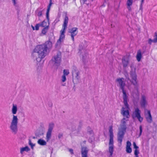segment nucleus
<instances>
[{"label": "nucleus", "instance_id": "nucleus-18", "mask_svg": "<svg viewBox=\"0 0 157 157\" xmlns=\"http://www.w3.org/2000/svg\"><path fill=\"white\" fill-rule=\"evenodd\" d=\"M52 3V0H50V3L48 6L47 11L46 13V18L48 21L49 20V12L50 9L51 7Z\"/></svg>", "mask_w": 157, "mask_h": 157}, {"label": "nucleus", "instance_id": "nucleus-13", "mask_svg": "<svg viewBox=\"0 0 157 157\" xmlns=\"http://www.w3.org/2000/svg\"><path fill=\"white\" fill-rule=\"evenodd\" d=\"M130 55H126L122 59V63L124 67H126L129 63Z\"/></svg>", "mask_w": 157, "mask_h": 157}, {"label": "nucleus", "instance_id": "nucleus-33", "mask_svg": "<svg viewBox=\"0 0 157 157\" xmlns=\"http://www.w3.org/2000/svg\"><path fill=\"white\" fill-rule=\"evenodd\" d=\"M29 145L31 146V147L32 149L33 148V147L35 145V144H33V143H32L31 140L30 139H29Z\"/></svg>", "mask_w": 157, "mask_h": 157}, {"label": "nucleus", "instance_id": "nucleus-9", "mask_svg": "<svg viewBox=\"0 0 157 157\" xmlns=\"http://www.w3.org/2000/svg\"><path fill=\"white\" fill-rule=\"evenodd\" d=\"M54 124L51 123L49 124L48 130L46 133V139L48 141L51 137L52 132L54 126Z\"/></svg>", "mask_w": 157, "mask_h": 157}, {"label": "nucleus", "instance_id": "nucleus-49", "mask_svg": "<svg viewBox=\"0 0 157 157\" xmlns=\"http://www.w3.org/2000/svg\"><path fill=\"white\" fill-rule=\"evenodd\" d=\"M83 0L84 1V2H85L86 1H87V0Z\"/></svg>", "mask_w": 157, "mask_h": 157}, {"label": "nucleus", "instance_id": "nucleus-23", "mask_svg": "<svg viewBox=\"0 0 157 157\" xmlns=\"http://www.w3.org/2000/svg\"><path fill=\"white\" fill-rule=\"evenodd\" d=\"M133 0H127V6L128 9L129 10H131L130 6H132V4Z\"/></svg>", "mask_w": 157, "mask_h": 157}, {"label": "nucleus", "instance_id": "nucleus-15", "mask_svg": "<svg viewBox=\"0 0 157 157\" xmlns=\"http://www.w3.org/2000/svg\"><path fill=\"white\" fill-rule=\"evenodd\" d=\"M89 150L86 147H82L81 153L82 157H87Z\"/></svg>", "mask_w": 157, "mask_h": 157}, {"label": "nucleus", "instance_id": "nucleus-24", "mask_svg": "<svg viewBox=\"0 0 157 157\" xmlns=\"http://www.w3.org/2000/svg\"><path fill=\"white\" fill-rule=\"evenodd\" d=\"M30 150V148L28 146H26L25 147H22L20 148V153L22 154L23 152L24 151H28Z\"/></svg>", "mask_w": 157, "mask_h": 157}, {"label": "nucleus", "instance_id": "nucleus-43", "mask_svg": "<svg viewBox=\"0 0 157 157\" xmlns=\"http://www.w3.org/2000/svg\"><path fill=\"white\" fill-rule=\"evenodd\" d=\"M69 151L71 153V154H73V150L72 149H68Z\"/></svg>", "mask_w": 157, "mask_h": 157}, {"label": "nucleus", "instance_id": "nucleus-22", "mask_svg": "<svg viewBox=\"0 0 157 157\" xmlns=\"http://www.w3.org/2000/svg\"><path fill=\"white\" fill-rule=\"evenodd\" d=\"M136 58L138 61L139 62L140 61L142 58L141 52L140 50L138 51L136 56Z\"/></svg>", "mask_w": 157, "mask_h": 157}, {"label": "nucleus", "instance_id": "nucleus-30", "mask_svg": "<svg viewBox=\"0 0 157 157\" xmlns=\"http://www.w3.org/2000/svg\"><path fill=\"white\" fill-rule=\"evenodd\" d=\"M63 75H65V76H66L68 75L69 73V72L68 70L64 69L63 70Z\"/></svg>", "mask_w": 157, "mask_h": 157}, {"label": "nucleus", "instance_id": "nucleus-52", "mask_svg": "<svg viewBox=\"0 0 157 157\" xmlns=\"http://www.w3.org/2000/svg\"><path fill=\"white\" fill-rule=\"evenodd\" d=\"M33 138L34 139L35 138V137H33Z\"/></svg>", "mask_w": 157, "mask_h": 157}, {"label": "nucleus", "instance_id": "nucleus-40", "mask_svg": "<svg viewBox=\"0 0 157 157\" xmlns=\"http://www.w3.org/2000/svg\"><path fill=\"white\" fill-rule=\"evenodd\" d=\"M139 154V152L137 149H135L134 151V154L135 155H138Z\"/></svg>", "mask_w": 157, "mask_h": 157}, {"label": "nucleus", "instance_id": "nucleus-21", "mask_svg": "<svg viewBox=\"0 0 157 157\" xmlns=\"http://www.w3.org/2000/svg\"><path fill=\"white\" fill-rule=\"evenodd\" d=\"M17 111V105L13 104L11 110V112L13 115H15L16 114Z\"/></svg>", "mask_w": 157, "mask_h": 157}, {"label": "nucleus", "instance_id": "nucleus-26", "mask_svg": "<svg viewBox=\"0 0 157 157\" xmlns=\"http://www.w3.org/2000/svg\"><path fill=\"white\" fill-rule=\"evenodd\" d=\"M77 29L78 28L76 27L73 28L70 30L69 32L70 33H78Z\"/></svg>", "mask_w": 157, "mask_h": 157}, {"label": "nucleus", "instance_id": "nucleus-16", "mask_svg": "<svg viewBox=\"0 0 157 157\" xmlns=\"http://www.w3.org/2000/svg\"><path fill=\"white\" fill-rule=\"evenodd\" d=\"M68 17L67 16H66L65 17L63 23V29L60 31H62V32L63 31V32H65V29L67 28V24L68 23Z\"/></svg>", "mask_w": 157, "mask_h": 157}, {"label": "nucleus", "instance_id": "nucleus-41", "mask_svg": "<svg viewBox=\"0 0 157 157\" xmlns=\"http://www.w3.org/2000/svg\"><path fill=\"white\" fill-rule=\"evenodd\" d=\"M42 11H40L38 12L37 15L39 17H40L42 16Z\"/></svg>", "mask_w": 157, "mask_h": 157}, {"label": "nucleus", "instance_id": "nucleus-45", "mask_svg": "<svg viewBox=\"0 0 157 157\" xmlns=\"http://www.w3.org/2000/svg\"><path fill=\"white\" fill-rule=\"evenodd\" d=\"M13 2V5L14 6H16L17 3L16 2V0H12Z\"/></svg>", "mask_w": 157, "mask_h": 157}, {"label": "nucleus", "instance_id": "nucleus-38", "mask_svg": "<svg viewBox=\"0 0 157 157\" xmlns=\"http://www.w3.org/2000/svg\"><path fill=\"white\" fill-rule=\"evenodd\" d=\"M131 145V143L129 141L127 142V144L126 147H130Z\"/></svg>", "mask_w": 157, "mask_h": 157}, {"label": "nucleus", "instance_id": "nucleus-51", "mask_svg": "<svg viewBox=\"0 0 157 157\" xmlns=\"http://www.w3.org/2000/svg\"><path fill=\"white\" fill-rule=\"evenodd\" d=\"M156 51L157 52V48H156Z\"/></svg>", "mask_w": 157, "mask_h": 157}, {"label": "nucleus", "instance_id": "nucleus-6", "mask_svg": "<svg viewBox=\"0 0 157 157\" xmlns=\"http://www.w3.org/2000/svg\"><path fill=\"white\" fill-rule=\"evenodd\" d=\"M72 75L74 83L75 84L78 83L80 78V73L77 68L74 66H73L72 67Z\"/></svg>", "mask_w": 157, "mask_h": 157}, {"label": "nucleus", "instance_id": "nucleus-8", "mask_svg": "<svg viewBox=\"0 0 157 157\" xmlns=\"http://www.w3.org/2000/svg\"><path fill=\"white\" fill-rule=\"evenodd\" d=\"M85 47L83 46L82 43H80V44L79 45L78 48V53L79 54L80 56L83 60L85 59L87 55L84 49Z\"/></svg>", "mask_w": 157, "mask_h": 157}, {"label": "nucleus", "instance_id": "nucleus-32", "mask_svg": "<svg viewBox=\"0 0 157 157\" xmlns=\"http://www.w3.org/2000/svg\"><path fill=\"white\" fill-rule=\"evenodd\" d=\"M154 38L153 39L154 43L157 42V33H155V34Z\"/></svg>", "mask_w": 157, "mask_h": 157}, {"label": "nucleus", "instance_id": "nucleus-50", "mask_svg": "<svg viewBox=\"0 0 157 157\" xmlns=\"http://www.w3.org/2000/svg\"><path fill=\"white\" fill-rule=\"evenodd\" d=\"M129 85L128 84V88H129Z\"/></svg>", "mask_w": 157, "mask_h": 157}, {"label": "nucleus", "instance_id": "nucleus-5", "mask_svg": "<svg viewBox=\"0 0 157 157\" xmlns=\"http://www.w3.org/2000/svg\"><path fill=\"white\" fill-rule=\"evenodd\" d=\"M130 75L131 77L132 78V80H131L129 77L128 74V73H126L125 74V76L126 78V80L127 82L128 81H130L131 83L134 86L135 88L136 89L138 86V85L137 83V81L136 79V75L135 72V69L134 70H132L130 72Z\"/></svg>", "mask_w": 157, "mask_h": 157}, {"label": "nucleus", "instance_id": "nucleus-7", "mask_svg": "<svg viewBox=\"0 0 157 157\" xmlns=\"http://www.w3.org/2000/svg\"><path fill=\"white\" fill-rule=\"evenodd\" d=\"M62 60L61 53L58 52L56 55H55L51 60V61L53 65L59 66L61 63Z\"/></svg>", "mask_w": 157, "mask_h": 157}, {"label": "nucleus", "instance_id": "nucleus-4", "mask_svg": "<svg viewBox=\"0 0 157 157\" xmlns=\"http://www.w3.org/2000/svg\"><path fill=\"white\" fill-rule=\"evenodd\" d=\"M18 120L17 116L13 115L9 128L11 132L14 134H16L18 131Z\"/></svg>", "mask_w": 157, "mask_h": 157}, {"label": "nucleus", "instance_id": "nucleus-25", "mask_svg": "<svg viewBox=\"0 0 157 157\" xmlns=\"http://www.w3.org/2000/svg\"><path fill=\"white\" fill-rule=\"evenodd\" d=\"M37 143L41 145L44 146L46 144V142L45 140L41 139H39L37 141Z\"/></svg>", "mask_w": 157, "mask_h": 157}, {"label": "nucleus", "instance_id": "nucleus-3", "mask_svg": "<svg viewBox=\"0 0 157 157\" xmlns=\"http://www.w3.org/2000/svg\"><path fill=\"white\" fill-rule=\"evenodd\" d=\"M125 118H123L121 121L120 127L119 128V131L117 134V141L121 144L122 140L124 138V135L126 131V122L127 120Z\"/></svg>", "mask_w": 157, "mask_h": 157}, {"label": "nucleus", "instance_id": "nucleus-28", "mask_svg": "<svg viewBox=\"0 0 157 157\" xmlns=\"http://www.w3.org/2000/svg\"><path fill=\"white\" fill-rule=\"evenodd\" d=\"M47 22L45 21H43L41 24H40V26L43 27H46L47 26Z\"/></svg>", "mask_w": 157, "mask_h": 157}, {"label": "nucleus", "instance_id": "nucleus-12", "mask_svg": "<svg viewBox=\"0 0 157 157\" xmlns=\"http://www.w3.org/2000/svg\"><path fill=\"white\" fill-rule=\"evenodd\" d=\"M145 116L147 122L149 123H151L152 122V117L150 110H145Z\"/></svg>", "mask_w": 157, "mask_h": 157}, {"label": "nucleus", "instance_id": "nucleus-20", "mask_svg": "<svg viewBox=\"0 0 157 157\" xmlns=\"http://www.w3.org/2000/svg\"><path fill=\"white\" fill-rule=\"evenodd\" d=\"M109 140H113V127L111 126L109 127Z\"/></svg>", "mask_w": 157, "mask_h": 157}, {"label": "nucleus", "instance_id": "nucleus-44", "mask_svg": "<svg viewBox=\"0 0 157 157\" xmlns=\"http://www.w3.org/2000/svg\"><path fill=\"white\" fill-rule=\"evenodd\" d=\"M144 0H141V5H140V10H142V4H143V3L144 2Z\"/></svg>", "mask_w": 157, "mask_h": 157}, {"label": "nucleus", "instance_id": "nucleus-37", "mask_svg": "<svg viewBox=\"0 0 157 157\" xmlns=\"http://www.w3.org/2000/svg\"><path fill=\"white\" fill-rule=\"evenodd\" d=\"M81 43H82L83 46L86 47V42L85 40L81 42Z\"/></svg>", "mask_w": 157, "mask_h": 157}, {"label": "nucleus", "instance_id": "nucleus-46", "mask_svg": "<svg viewBox=\"0 0 157 157\" xmlns=\"http://www.w3.org/2000/svg\"><path fill=\"white\" fill-rule=\"evenodd\" d=\"M63 136V134H62L59 133L58 134V137L59 139L60 138Z\"/></svg>", "mask_w": 157, "mask_h": 157}, {"label": "nucleus", "instance_id": "nucleus-17", "mask_svg": "<svg viewBox=\"0 0 157 157\" xmlns=\"http://www.w3.org/2000/svg\"><path fill=\"white\" fill-rule=\"evenodd\" d=\"M147 103L146 97L144 95H142L140 101V104L141 106L144 107L147 104Z\"/></svg>", "mask_w": 157, "mask_h": 157}, {"label": "nucleus", "instance_id": "nucleus-36", "mask_svg": "<svg viewBox=\"0 0 157 157\" xmlns=\"http://www.w3.org/2000/svg\"><path fill=\"white\" fill-rule=\"evenodd\" d=\"M140 134L139 135V137H140V136L141 135L142 132V126L141 125H140Z\"/></svg>", "mask_w": 157, "mask_h": 157}, {"label": "nucleus", "instance_id": "nucleus-11", "mask_svg": "<svg viewBox=\"0 0 157 157\" xmlns=\"http://www.w3.org/2000/svg\"><path fill=\"white\" fill-rule=\"evenodd\" d=\"M125 107H122L121 109V114L123 116L124 118H128L129 117V113L128 109L129 108V105L128 108H127L124 105Z\"/></svg>", "mask_w": 157, "mask_h": 157}, {"label": "nucleus", "instance_id": "nucleus-1", "mask_svg": "<svg viewBox=\"0 0 157 157\" xmlns=\"http://www.w3.org/2000/svg\"><path fill=\"white\" fill-rule=\"evenodd\" d=\"M52 47V43L50 41H47L44 44L37 45L32 53L33 58L37 62H40L47 54L48 50Z\"/></svg>", "mask_w": 157, "mask_h": 157}, {"label": "nucleus", "instance_id": "nucleus-19", "mask_svg": "<svg viewBox=\"0 0 157 157\" xmlns=\"http://www.w3.org/2000/svg\"><path fill=\"white\" fill-rule=\"evenodd\" d=\"M60 35L59 39L58 40L57 43H58L60 44L61 42L63 41V39L65 38V32L60 31Z\"/></svg>", "mask_w": 157, "mask_h": 157}, {"label": "nucleus", "instance_id": "nucleus-39", "mask_svg": "<svg viewBox=\"0 0 157 157\" xmlns=\"http://www.w3.org/2000/svg\"><path fill=\"white\" fill-rule=\"evenodd\" d=\"M133 144L134 146V148L135 149H137L139 148L138 147L136 146L135 142H134Z\"/></svg>", "mask_w": 157, "mask_h": 157}, {"label": "nucleus", "instance_id": "nucleus-29", "mask_svg": "<svg viewBox=\"0 0 157 157\" xmlns=\"http://www.w3.org/2000/svg\"><path fill=\"white\" fill-rule=\"evenodd\" d=\"M70 33L71 34V36L72 40L73 41H74V37L75 36L77 35V33Z\"/></svg>", "mask_w": 157, "mask_h": 157}, {"label": "nucleus", "instance_id": "nucleus-27", "mask_svg": "<svg viewBox=\"0 0 157 157\" xmlns=\"http://www.w3.org/2000/svg\"><path fill=\"white\" fill-rule=\"evenodd\" d=\"M48 26H47L44 27L42 31V33L43 34L45 35L48 31Z\"/></svg>", "mask_w": 157, "mask_h": 157}, {"label": "nucleus", "instance_id": "nucleus-10", "mask_svg": "<svg viewBox=\"0 0 157 157\" xmlns=\"http://www.w3.org/2000/svg\"><path fill=\"white\" fill-rule=\"evenodd\" d=\"M132 117L133 118H136L140 122L143 120V118L140 116V111L138 108L135 109L132 113Z\"/></svg>", "mask_w": 157, "mask_h": 157}, {"label": "nucleus", "instance_id": "nucleus-14", "mask_svg": "<svg viewBox=\"0 0 157 157\" xmlns=\"http://www.w3.org/2000/svg\"><path fill=\"white\" fill-rule=\"evenodd\" d=\"M113 140H109V151L110 153L109 157H111L114 151Z\"/></svg>", "mask_w": 157, "mask_h": 157}, {"label": "nucleus", "instance_id": "nucleus-42", "mask_svg": "<svg viewBox=\"0 0 157 157\" xmlns=\"http://www.w3.org/2000/svg\"><path fill=\"white\" fill-rule=\"evenodd\" d=\"M152 42H154L153 39L152 40L151 39H148V43L149 44H151Z\"/></svg>", "mask_w": 157, "mask_h": 157}, {"label": "nucleus", "instance_id": "nucleus-2", "mask_svg": "<svg viewBox=\"0 0 157 157\" xmlns=\"http://www.w3.org/2000/svg\"><path fill=\"white\" fill-rule=\"evenodd\" d=\"M124 78H118L116 80V81L118 83V86L119 87L120 90H121L123 93L122 97L123 99V102L124 105L127 108H128V104L127 103L128 96L126 93V90L125 87V83L123 81Z\"/></svg>", "mask_w": 157, "mask_h": 157}, {"label": "nucleus", "instance_id": "nucleus-48", "mask_svg": "<svg viewBox=\"0 0 157 157\" xmlns=\"http://www.w3.org/2000/svg\"><path fill=\"white\" fill-rule=\"evenodd\" d=\"M135 157H139V156L138 155H135Z\"/></svg>", "mask_w": 157, "mask_h": 157}, {"label": "nucleus", "instance_id": "nucleus-31", "mask_svg": "<svg viewBox=\"0 0 157 157\" xmlns=\"http://www.w3.org/2000/svg\"><path fill=\"white\" fill-rule=\"evenodd\" d=\"M132 151V150L131 147H126V151L127 153H130Z\"/></svg>", "mask_w": 157, "mask_h": 157}, {"label": "nucleus", "instance_id": "nucleus-47", "mask_svg": "<svg viewBox=\"0 0 157 157\" xmlns=\"http://www.w3.org/2000/svg\"><path fill=\"white\" fill-rule=\"evenodd\" d=\"M31 27L32 28V29H33V30H35V27L32 25H31Z\"/></svg>", "mask_w": 157, "mask_h": 157}, {"label": "nucleus", "instance_id": "nucleus-34", "mask_svg": "<svg viewBox=\"0 0 157 157\" xmlns=\"http://www.w3.org/2000/svg\"><path fill=\"white\" fill-rule=\"evenodd\" d=\"M66 77L65 75H63L62 77L61 81L63 82H65L66 80Z\"/></svg>", "mask_w": 157, "mask_h": 157}, {"label": "nucleus", "instance_id": "nucleus-35", "mask_svg": "<svg viewBox=\"0 0 157 157\" xmlns=\"http://www.w3.org/2000/svg\"><path fill=\"white\" fill-rule=\"evenodd\" d=\"M40 26V24H36L35 26V29L36 30H38L39 29V27Z\"/></svg>", "mask_w": 157, "mask_h": 157}]
</instances>
